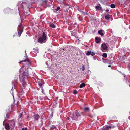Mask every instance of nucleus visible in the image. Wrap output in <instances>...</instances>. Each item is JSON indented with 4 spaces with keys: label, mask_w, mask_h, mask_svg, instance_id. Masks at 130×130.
I'll return each instance as SVG.
<instances>
[{
    "label": "nucleus",
    "mask_w": 130,
    "mask_h": 130,
    "mask_svg": "<svg viewBox=\"0 0 130 130\" xmlns=\"http://www.w3.org/2000/svg\"><path fill=\"white\" fill-rule=\"evenodd\" d=\"M25 59L24 60H22L20 61L19 63H20L22 62H24V63H23V65L22 67V68L25 67V70L22 71L21 72L22 69H21L19 70V72L20 73V76L22 77L25 78H27L28 76V69L29 67L30 66L31 64L30 60L28 59L27 56H25Z\"/></svg>",
    "instance_id": "f257e3e1"
},
{
    "label": "nucleus",
    "mask_w": 130,
    "mask_h": 130,
    "mask_svg": "<svg viewBox=\"0 0 130 130\" xmlns=\"http://www.w3.org/2000/svg\"><path fill=\"white\" fill-rule=\"evenodd\" d=\"M71 118L73 120L78 121L81 118V115L79 112L75 111L73 112Z\"/></svg>",
    "instance_id": "f03ea898"
},
{
    "label": "nucleus",
    "mask_w": 130,
    "mask_h": 130,
    "mask_svg": "<svg viewBox=\"0 0 130 130\" xmlns=\"http://www.w3.org/2000/svg\"><path fill=\"white\" fill-rule=\"evenodd\" d=\"M46 39V35L44 32H43L42 37H40L38 39V41L40 43L45 42Z\"/></svg>",
    "instance_id": "7ed1b4c3"
},
{
    "label": "nucleus",
    "mask_w": 130,
    "mask_h": 130,
    "mask_svg": "<svg viewBox=\"0 0 130 130\" xmlns=\"http://www.w3.org/2000/svg\"><path fill=\"white\" fill-rule=\"evenodd\" d=\"M61 5L62 6L63 9L66 12L68 11L69 8V6L68 4H66L63 2H62L60 3Z\"/></svg>",
    "instance_id": "20e7f679"
},
{
    "label": "nucleus",
    "mask_w": 130,
    "mask_h": 130,
    "mask_svg": "<svg viewBox=\"0 0 130 130\" xmlns=\"http://www.w3.org/2000/svg\"><path fill=\"white\" fill-rule=\"evenodd\" d=\"M16 77L15 78L17 80L18 79V78H20V81L21 83H22L23 86H25L26 84V83L25 80L26 79V78H24L21 77H20L18 75H17V76L16 75Z\"/></svg>",
    "instance_id": "39448f33"
},
{
    "label": "nucleus",
    "mask_w": 130,
    "mask_h": 130,
    "mask_svg": "<svg viewBox=\"0 0 130 130\" xmlns=\"http://www.w3.org/2000/svg\"><path fill=\"white\" fill-rule=\"evenodd\" d=\"M11 129H13L14 127L15 124V122L13 120L9 121L8 123Z\"/></svg>",
    "instance_id": "423d86ee"
},
{
    "label": "nucleus",
    "mask_w": 130,
    "mask_h": 130,
    "mask_svg": "<svg viewBox=\"0 0 130 130\" xmlns=\"http://www.w3.org/2000/svg\"><path fill=\"white\" fill-rule=\"evenodd\" d=\"M108 47L105 43H103L101 46V49L104 52V50H107Z\"/></svg>",
    "instance_id": "0eeeda50"
},
{
    "label": "nucleus",
    "mask_w": 130,
    "mask_h": 130,
    "mask_svg": "<svg viewBox=\"0 0 130 130\" xmlns=\"http://www.w3.org/2000/svg\"><path fill=\"white\" fill-rule=\"evenodd\" d=\"M113 128V126L112 125L107 126L105 127H104L105 130H109V129L111 130Z\"/></svg>",
    "instance_id": "6e6552de"
},
{
    "label": "nucleus",
    "mask_w": 130,
    "mask_h": 130,
    "mask_svg": "<svg viewBox=\"0 0 130 130\" xmlns=\"http://www.w3.org/2000/svg\"><path fill=\"white\" fill-rule=\"evenodd\" d=\"M5 129L7 130H9L11 129L8 123L5 124Z\"/></svg>",
    "instance_id": "1a4fd4ad"
},
{
    "label": "nucleus",
    "mask_w": 130,
    "mask_h": 130,
    "mask_svg": "<svg viewBox=\"0 0 130 130\" xmlns=\"http://www.w3.org/2000/svg\"><path fill=\"white\" fill-rule=\"evenodd\" d=\"M33 51L36 53H38L39 52V49L38 47H35L33 49Z\"/></svg>",
    "instance_id": "9d476101"
},
{
    "label": "nucleus",
    "mask_w": 130,
    "mask_h": 130,
    "mask_svg": "<svg viewBox=\"0 0 130 130\" xmlns=\"http://www.w3.org/2000/svg\"><path fill=\"white\" fill-rule=\"evenodd\" d=\"M39 117H40V116L38 114H35L34 116V118L35 120H38Z\"/></svg>",
    "instance_id": "9b49d317"
},
{
    "label": "nucleus",
    "mask_w": 130,
    "mask_h": 130,
    "mask_svg": "<svg viewBox=\"0 0 130 130\" xmlns=\"http://www.w3.org/2000/svg\"><path fill=\"white\" fill-rule=\"evenodd\" d=\"M95 39L96 42L97 43H99L101 41V39L100 38L98 37H96L95 38Z\"/></svg>",
    "instance_id": "f8f14e48"
},
{
    "label": "nucleus",
    "mask_w": 130,
    "mask_h": 130,
    "mask_svg": "<svg viewBox=\"0 0 130 130\" xmlns=\"http://www.w3.org/2000/svg\"><path fill=\"white\" fill-rule=\"evenodd\" d=\"M22 115V113H21L18 116L17 120L19 121H21Z\"/></svg>",
    "instance_id": "ddd939ff"
},
{
    "label": "nucleus",
    "mask_w": 130,
    "mask_h": 130,
    "mask_svg": "<svg viewBox=\"0 0 130 130\" xmlns=\"http://www.w3.org/2000/svg\"><path fill=\"white\" fill-rule=\"evenodd\" d=\"M84 111L85 112H87L90 111V109L88 107H85L84 108Z\"/></svg>",
    "instance_id": "4468645a"
},
{
    "label": "nucleus",
    "mask_w": 130,
    "mask_h": 130,
    "mask_svg": "<svg viewBox=\"0 0 130 130\" xmlns=\"http://www.w3.org/2000/svg\"><path fill=\"white\" fill-rule=\"evenodd\" d=\"M22 31L23 29H20L18 30V34L19 37H20Z\"/></svg>",
    "instance_id": "2eb2a0df"
},
{
    "label": "nucleus",
    "mask_w": 130,
    "mask_h": 130,
    "mask_svg": "<svg viewBox=\"0 0 130 130\" xmlns=\"http://www.w3.org/2000/svg\"><path fill=\"white\" fill-rule=\"evenodd\" d=\"M49 26L50 27H51L53 28H55L56 27L55 25L52 23H51L49 25Z\"/></svg>",
    "instance_id": "dca6fc26"
},
{
    "label": "nucleus",
    "mask_w": 130,
    "mask_h": 130,
    "mask_svg": "<svg viewBox=\"0 0 130 130\" xmlns=\"http://www.w3.org/2000/svg\"><path fill=\"white\" fill-rule=\"evenodd\" d=\"M86 86V84L84 83H82L79 86V87L80 88H82L83 87H85Z\"/></svg>",
    "instance_id": "f3484780"
},
{
    "label": "nucleus",
    "mask_w": 130,
    "mask_h": 130,
    "mask_svg": "<svg viewBox=\"0 0 130 130\" xmlns=\"http://www.w3.org/2000/svg\"><path fill=\"white\" fill-rule=\"evenodd\" d=\"M105 19L107 20H109L110 18V15H107L105 16Z\"/></svg>",
    "instance_id": "a211bd4d"
},
{
    "label": "nucleus",
    "mask_w": 130,
    "mask_h": 130,
    "mask_svg": "<svg viewBox=\"0 0 130 130\" xmlns=\"http://www.w3.org/2000/svg\"><path fill=\"white\" fill-rule=\"evenodd\" d=\"M102 31L103 30H101L99 31H98V34L101 36H103L104 35L103 33L102 32Z\"/></svg>",
    "instance_id": "6ab92c4d"
},
{
    "label": "nucleus",
    "mask_w": 130,
    "mask_h": 130,
    "mask_svg": "<svg viewBox=\"0 0 130 130\" xmlns=\"http://www.w3.org/2000/svg\"><path fill=\"white\" fill-rule=\"evenodd\" d=\"M56 127L55 126L53 125H52L51 127L50 128V130H52L54 129H56Z\"/></svg>",
    "instance_id": "aec40b11"
},
{
    "label": "nucleus",
    "mask_w": 130,
    "mask_h": 130,
    "mask_svg": "<svg viewBox=\"0 0 130 130\" xmlns=\"http://www.w3.org/2000/svg\"><path fill=\"white\" fill-rule=\"evenodd\" d=\"M101 7L99 4V5H97L95 6V9L97 10H98L100 8H101Z\"/></svg>",
    "instance_id": "412c9836"
},
{
    "label": "nucleus",
    "mask_w": 130,
    "mask_h": 130,
    "mask_svg": "<svg viewBox=\"0 0 130 130\" xmlns=\"http://www.w3.org/2000/svg\"><path fill=\"white\" fill-rule=\"evenodd\" d=\"M91 52L90 51H88L86 53V55L87 56H89L91 55Z\"/></svg>",
    "instance_id": "4be33fe9"
},
{
    "label": "nucleus",
    "mask_w": 130,
    "mask_h": 130,
    "mask_svg": "<svg viewBox=\"0 0 130 130\" xmlns=\"http://www.w3.org/2000/svg\"><path fill=\"white\" fill-rule=\"evenodd\" d=\"M81 12V14L84 15H87V13L86 12H84L83 11H82Z\"/></svg>",
    "instance_id": "5701e85b"
},
{
    "label": "nucleus",
    "mask_w": 130,
    "mask_h": 130,
    "mask_svg": "<svg viewBox=\"0 0 130 130\" xmlns=\"http://www.w3.org/2000/svg\"><path fill=\"white\" fill-rule=\"evenodd\" d=\"M102 56L104 58H106L107 57V55L106 53H104L102 55Z\"/></svg>",
    "instance_id": "b1692460"
},
{
    "label": "nucleus",
    "mask_w": 130,
    "mask_h": 130,
    "mask_svg": "<svg viewBox=\"0 0 130 130\" xmlns=\"http://www.w3.org/2000/svg\"><path fill=\"white\" fill-rule=\"evenodd\" d=\"M110 7L111 8H114L115 7V4H112L110 5Z\"/></svg>",
    "instance_id": "393cba45"
},
{
    "label": "nucleus",
    "mask_w": 130,
    "mask_h": 130,
    "mask_svg": "<svg viewBox=\"0 0 130 130\" xmlns=\"http://www.w3.org/2000/svg\"><path fill=\"white\" fill-rule=\"evenodd\" d=\"M38 85L40 87H41L42 85V83L39 82L38 84Z\"/></svg>",
    "instance_id": "a878e982"
},
{
    "label": "nucleus",
    "mask_w": 130,
    "mask_h": 130,
    "mask_svg": "<svg viewBox=\"0 0 130 130\" xmlns=\"http://www.w3.org/2000/svg\"><path fill=\"white\" fill-rule=\"evenodd\" d=\"M77 93V91L76 90H74L73 91V93L74 94H76Z\"/></svg>",
    "instance_id": "bb28decb"
},
{
    "label": "nucleus",
    "mask_w": 130,
    "mask_h": 130,
    "mask_svg": "<svg viewBox=\"0 0 130 130\" xmlns=\"http://www.w3.org/2000/svg\"><path fill=\"white\" fill-rule=\"evenodd\" d=\"M47 0H44L42 2V3L43 4H46V2Z\"/></svg>",
    "instance_id": "cd10ccee"
},
{
    "label": "nucleus",
    "mask_w": 130,
    "mask_h": 130,
    "mask_svg": "<svg viewBox=\"0 0 130 130\" xmlns=\"http://www.w3.org/2000/svg\"><path fill=\"white\" fill-rule=\"evenodd\" d=\"M60 9V7H57V8L56 9H55V10L56 11H58V10H59Z\"/></svg>",
    "instance_id": "c85d7f7f"
},
{
    "label": "nucleus",
    "mask_w": 130,
    "mask_h": 130,
    "mask_svg": "<svg viewBox=\"0 0 130 130\" xmlns=\"http://www.w3.org/2000/svg\"><path fill=\"white\" fill-rule=\"evenodd\" d=\"M85 66H83L82 67V71H84L85 70Z\"/></svg>",
    "instance_id": "c756f323"
},
{
    "label": "nucleus",
    "mask_w": 130,
    "mask_h": 130,
    "mask_svg": "<svg viewBox=\"0 0 130 130\" xmlns=\"http://www.w3.org/2000/svg\"><path fill=\"white\" fill-rule=\"evenodd\" d=\"M91 55L92 56H93L95 55V53L94 52H91Z\"/></svg>",
    "instance_id": "7c9ffc66"
},
{
    "label": "nucleus",
    "mask_w": 130,
    "mask_h": 130,
    "mask_svg": "<svg viewBox=\"0 0 130 130\" xmlns=\"http://www.w3.org/2000/svg\"><path fill=\"white\" fill-rule=\"evenodd\" d=\"M27 128H23L22 129V130H27Z\"/></svg>",
    "instance_id": "2f4dec72"
},
{
    "label": "nucleus",
    "mask_w": 130,
    "mask_h": 130,
    "mask_svg": "<svg viewBox=\"0 0 130 130\" xmlns=\"http://www.w3.org/2000/svg\"><path fill=\"white\" fill-rule=\"evenodd\" d=\"M54 103L55 104H57V102L55 100L54 102Z\"/></svg>",
    "instance_id": "473e14b6"
},
{
    "label": "nucleus",
    "mask_w": 130,
    "mask_h": 130,
    "mask_svg": "<svg viewBox=\"0 0 130 130\" xmlns=\"http://www.w3.org/2000/svg\"><path fill=\"white\" fill-rule=\"evenodd\" d=\"M19 126H22V125H23V124L22 123H19Z\"/></svg>",
    "instance_id": "72a5a7b5"
},
{
    "label": "nucleus",
    "mask_w": 130,
    "mask_h": 130,
    "mask_svg": "<svg viewBox=\"0 0 130 130\" xmlns=\"http://www.w3.org/2000/svg\"><path fill=\"white\" fill-rule=\"evenodd\" d=\"M100 130H105L104 127L100 129Z\"/></svg>",
    "instance_id": "f704fd0d"
},
{
    "label": "nucleus",
    "mask_w": 130,
    "mask_h": 130,
    "mask_svg": "<svg viewBox=\"0 0 130 130\" xmlns=\"http://www.w3.org/2000/svg\"><path fill=\"white\" fill-rule=\"evenodd\" d=\"M106 11H107V12H108L109 11V10L108 9H107L106 10Z\"/></svg>",
    "instance_id": "c9c22d12"
},
{
    "label": "nucleus",
    "mask_w": 130,
    "mask_h": 130,
    "mask_svg": "<svg viewBox=\"0 0 130 130\" xmlns=\"http://www.w3.org/2000/svg\"><path fill=\"white\" fill-rule=\"evenodd\" d=\"M67 118L68 120H69L70 119V118L69 117H67Z\"/></svg>",
    "instance_id": "e433bc0d"
},
{
    "label": "nucleus",
    "mask_w": 130,
    "mask_h": 130,
    "mask_svg": "<svg viewBox=\"0 0 130 130\" xmlns=\"http://www.w3.org/2000/svg\"><path fill=\"white\" fill-rule=\"evenodd\" d=\"M108 66L109 67H111V66L110 65H109Z\"/></svg>",
    "instance_id": "4c0bfd02"
},
{
    "label": "nucleus",
    "mask_w": 130,
    "mask_h": 130,
    "mask_svg": "<svg viewBox=\"0 0 130 130\" xmlns=\"http://www.w3.org/2000/svg\"><path fill=\"white\" fill-rule=\"evenodd\" d=\"M18 106V105L17 104V106Z\"/></svg>",
    "instance_id": "58836bf2"
},
{
    "label": "nucleus",
    "mask_w": 130,
    "mask_h": 130,
    "mask_svg": "<svg viewBox=\"0 0 130 130\" xmlns=\"http://www.w3.org/2000/svg\"><path fill=\"white\" fill-rule=\"evenodd\" d=\"M13 97H14V96H13Z\"/></svg>",
    "instance_id": "ea45409f"
},
{
    "label": "nucleus",
    "mask_w": 130,
    "mask_h": 130,
    "mask_svg": "<svg viewBox=\"0 0 130 130\" xmlns=\"http://www.w3.org/2000/svg\"><path fill=\"white\" fill-rule=\"evenodd\" d=\"M129 114H130V111L129 112Z\"/></svg>",
    "instance_id": "a19ab883"
},
{
    "label": "nucleus",
    "mask_w": 130,
    "mask_h": 130,
    "mask_svg": "<svg viewBox=\"0 0 130 130\" xmlns=\"http://www.w3.org/2000/svg\"><path fill=\"white\" fill-rule=\"evenodd\" d=\"M63 130H65V129H63Z\"/></svg>",
    "instance_id": "79ce46f5"
}]
</instances>
